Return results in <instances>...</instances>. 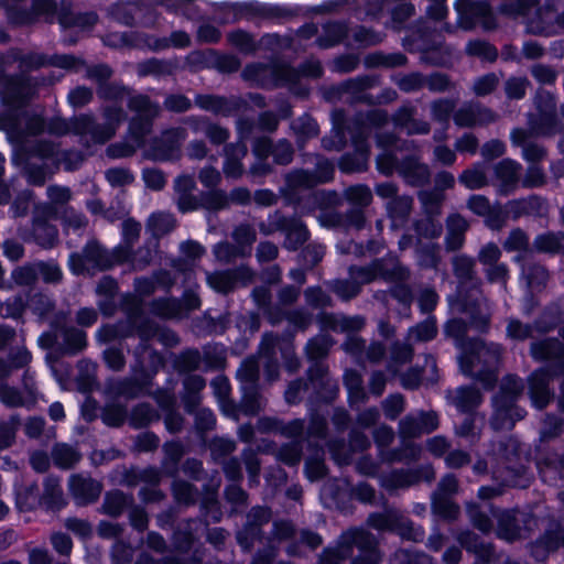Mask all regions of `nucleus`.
Instances as JSON below:
<instances>
[{
  "mask_svg": "<svg viewBox=\"0 0 564 564\" xmlns=\"http://www.w3.org/2000/svg\"><path fill=\"white\" fill-rule=\"evenodd\" d=\"M466 329L467 326L462 319H452L445 326L446 334L453 337L462 349V355L458 358L462 371L465 375L478 377L484 382V387L489 389L496 381L491 368L499 361L500 346L486 345L481 341L464 344L462 338Z\"/></svg>",
  "mask_w": 564,
  "mask_h": 564,
  "instance_id": "f257e3e1",
  "label": "nucleus"
},
{
  "mask_svg": "<svg viewBox=\"0 0 564 564\" xmlns=\"http://www.w3.org/2000/svg\"><path fill=\"white\" fill-rule=\"evenodd\" d=\"M531 352L536 360H550L555 364L554 367L536 370L529 380L532 403L535 408L542 409L550 401V379L564 370V346L555 339L542 340L532 345Z\"/></svg>",
  "mask_w": 564,
  "mask_h": 564,
  "instance_id": "f03ea898",
  "label": "nucleus"
},
{
  "mask_svg": "<svg viewBox=\"0 0 564 564\" xmlns=\"http://www.w3.org/2000/svg\"><path fill=\"white\" fill-rule=\"evenodd\" d=\"M375 538L364 530H350L345 532L336 549L327 550L321 564H339L340 561L352 556L354 549L358 555L354 557L352 564H378L380 555L376 549Z\"/></svg>",
  "mask_w": 564,
  "mask_h": 564,
  "instance_id": "7ed1b4c3",
  "label": "nucleus"
},
{
  "mask_svg": "<svg viewBox=\"0 0 564 564\" xmlns=\"http://www.w3.org/2000/svg\"><path fill=\"white\" fill-rule=\"evenodd\" d=\"M105 116L107 122L102 129L97 127L93 119L87 116L76 118L73 122L54 119L50 122L47 128L50 132L56 134H64L67 132L90 134L95 142L104 143L115 134L116 127L122 119V111L121 109L111 108L106 111Z\"/></svg>",
  "mask_w": 564,
  "mask_h": 564,
  "instance_id": "20e7f679",
  "label": "nucleus"
},
{
  "mask_svg": "<svg viewBox=\"0 0 564 564\" xmlns=\"http://www.w3.org/2000/svg\"><path fill=\"white\" fill-rule=\"evenodd\" d=\"M522 390L523 384L516 377L508 376L503 380L500 393L494 399L491 424L495 430H510L517 420L524 416V411L514 406V400Z\"/></svg>",
  "mask_w": 564,
  "mask_h": 564,
  "instance_id": "39448f33",
  "label": "nucleus"
},
{
  "mask_svg": "<svg viewBox=\"0 0 564 564\" xmlns=\"http://www.w3.org/2000/svg\"><path fill=\"white\" fill-rule=\"evenodd\" d=\"M242 78L254 86L273 88L291 86L297 78V73L285 65L254 63L243 69Z\"/></svg>",
  "mask_w": 564,
  "mask_h": 564,
  "instance_id": "423d86ee",
  "label": "nucleus"
},
{
  "mask_svg": "<svg viewBox=\"0 0 564 564\" xmlns=\"http://www.w3.org/2000/svg\"><path fill=\"white\" fill-rule=\"evenodd\" d=\"M405 270L395 265L390 272L383 269L379 262L373 263L369 268H354L350 270L352 281H340L336 284L335 291L343 299H350L359 291V284L369 283L378 278L383 279H403Z\"/></svg>",
  "mask_w": 564,
  "mask_h": 564,
  "instance_id": "0eeeda50",
  "label": "nucleus"
},
{
  "mask_svg": "<svg viewBox=\"0 0 564 564\" xmlns=\"http://www.w3.org/2000/svg\"><path fill=\"white\" fill-rule=\"evenodd\" d=\"M386 115L380 111H373L368 116L367 122H365L360 128L359 134L354 135V143L357 151L356 159L351 160L350 156L345 155L340 160L339 166L344 172L361 171L366 166L368 160V147L364 142V134L366 131H371L373 127L386 122Z\"/></svg>",
  "mask_w": 564,
  "mask_h": 564,
  "instance_id": "6e6552de",
  "label": "nucleus"
},
{
  "mask_svg": "<svg viewBox=\"0 0 564 564\" xmlns=\"http://www.w3.org/2000/svg\"><path fill=\"white\" fill-rule=\"evenodd\" d=\"M68 264L73 273L82 274L107 269L113 262L97 242H89L83 254L74 253L69 257Z\"/></svg>",
  "mask_w": 564,
  "mask_h": 564,
  "instance_id": "1a4fd4ad",
  "label": "nucleus"
},
{
  "mask_svg": "<svg viewBox=\"0 0 564 564\" xmlns=\"http://www.w3.org/2000/svg\"><path fill=\"white\" fill-rule=\"evenodd\" d=\"M458 24L467 30L476 23L490 30L496 26L494 14L486 3H471L469 0H460L457 3Z\"/></svg>",
  "mask_w": 564,
  "mask_h": 564,
  "instance_id": "9d476101",
  "label": "nucleus"
},
{
  "mask_svg": "<svg viewBox=\"0 0 564 564\" xmlns=\"http://www.w3.org/2000/svg\"><path fill=\"white\" fill-rule=\"evenodd\" d=\"M527 30L533 34L552 35L564 31V12L556 15L550 7L539 9L534 18L525 20Z\"/></svg>",
  "mask_w": 564,
  "mask_h": 564,
  "instance_id": "9b49d317",
  "label": "nucleus"
},
{
  "mask_svg": "<svg viewBox=\"0 0 564 564\" xmlns=\"http://www.w3.org/2000/svg\"><path fill=\"white\" fill-rule=\"evenodd\" d=\"M185 139L184 130L172 129L163 133L160 140H156L150 149L149 155L153 160L165 161L177 158L180 145Z\"/></svg>",
  "mask_w": 564,
  "mask_h": 564,
  "instance_id": "f8f14e48",
  "label": "nucleus"
},
{
  "mask_svg": "<svg viewBox=\"0 0 564 564\" xmlns=\"http://www.w3.org/2000/svg\"><path fill=\"white\" fill-rule=\"evenodd\" d=\"M457 490V480L448 475L444 477L438 486V489L433 495L432 506L435 513L452 519L455 518L458 508L449 500V496Z\"/></svg>",
  "mask_w": 564,
  "mask_h": 564,
  "instance_id": "ddd939ff",
  "label": "nucleus"
},
{
  "mask_svg": "<svg viewBox=\"0 0 564 564\" xmlns=\"http://www.w3.org/2000/svg\"><path fill=\"white\" fill-rule=\"evenodd\" d=\"M437 427V416L434 412L409 415L400 423V434L405 438H412L422 433H431Z\"/></svg>",
  "mask_w": 564,
  "mask_h": 564,
  "instance_id": "4468645a",
  "label": "nucleus"
},
{
  "mask_svg": "<svg viewBox=\"0 0 564 564\" xmlns=\"http://www.w3.org/2000/svg\"><path fill=\"white\" fill-rule=\"evenodd\" d=\"M129 107L138 112L140 120L143 121L140 131H138L137 121H133L130 126L131 132L135 135L137 145H140V138L148 131L149 120L158 113L159 108L152 105L148 97L142 95L132 97L129 101Z\"/></svg>",
  "mask_w": 564,
  "mask_h": 564,
  "instance_id": "2eb2a0df",
  "label": "nucleus"
},
{
  "mask_svg": "<svg viewBox=\"0 0 564 564\" xmlns=\"http://www.w3.org/2000/svg\"><path fill=\"white\" fill-rule=\"evenodd\" d=\"M494 120L495 115L489 109L481 108L478 105H466L454 115V121L459 127L486 124Z\"/></svg>",
  "mask_w": 564,
  "mask_h": 564,
  "instance_id": "dca6fc26",
  "label": "nucleus"
},
{
  "mask_svg": "<svg viewBox=\"0 0 564 564\" xmlns=\"http://www.w3.org/2000/svg\"><path fill=\"white\" fill-rule=\"evenodd\" d=\"M69 489L79 503H89L98 499L101 492V485L90 478L72 476Z\"/></svg>",
  "mask_w": 564,
  "mask_h": 564,
  "instance_id": "f3484780",
  "label": "nucleus"
},
{
  "mask_svg": "<svg viewBox=\"0 0 564 564\" xmlns=\"http://www.w3.org/2000/svg\"><path fill=\"white\" fill-rule=\"evenodd\" d=\"M191 43V39L187 33L182 31L173 32L170 40L166 39H154L151 36L139 37L133 44L140 47H148L151 50H163L173 45L174 47H186Z\"/></svg>",
  "mask_w": 564,
  "mask_h": 564,
  "instance_id": "a211bd4d",
  "label": "nucleus"
},
{
  "mask_svg": "<svg viewBox=\"0 0 564 564\" xmlns=\"http://www.w3.org/2000/svg\"><path fill=\"white\" fill-rule=\"evenodd\" d=\"M36 400L35 391L32 384L25 383V391L21 393L14 388L1 387L0 401L8 406H29Z\"/></svg>",
  "mask_w": 564,
  "mask_h": 564,
  "instance_id": "6ab92c4d",
  "label": "nucleus"
},
{
  "mask_svg": "<svg viewBox=\"0 0 564 564\" xmlns=\"http://www.w3.org/2000/svg\"><path fill=\"white\" fill-rule=\"evenodd\" d=\"M326 172L321 176H315L306 171H296L290 174L288 182L291 187H313L318 183H325L332 178V169L330 164L327 161H324Z\"/></svg>",
  "mask_w": 564,
  "mask_h": 564,
  "instance_id": "aec40b11",
  "label": "nucleus"
},
{
  "mask_svg": "<svg viewBox=\"0 0 564 564\" xmlns=\"http://www.w3.org/2000/svg\"><path fill=\"white\" fill-rule=\"evenodd\" d=\"M247 154V147L241 142L231 145L226 150V160L224 164V173L227 177H239L242 174V165L240 159Z\"/></svg>",
  "mask_w": 564,
  "mask_h": 564,
  "instance_id": "412c9836",
  "label": "nucleus"
},
{
  "mask_svg": "<svg viewBox=\"0 0 564 564\" xmlns=\"http://www.w3.org/2000/svg\"><path fill=\"white\" fill-rule=\"evenodd\" d=\"M453 402L460 412H469L476 408L481 397L475 388H459L452 395Z\"/></svg>",
  "mask_w": 564,
  "mask_h": 564,
  "instance_id": "4be33fe9",
  "label": "nucleus"
},
{
  "mask_svg": "<svg viewBox=\"0 0 564 564\" xmlns=\"http://www.w3.org/2000/svg\"><path fill=\"white\" fill-rule=\"evenodd\" d=\"M404 162L401 166V173L408 182L422 184L427 181L430 172L426 165L419 163L414 158L408 159Z\"/></svg>",
  "mask_w": 564,
  "mask_h": 564,
  "instance_id": "5701e85b",
  "label": "nucleus"
},
{
  "mask_svg": "<svg viewBox=\"0 0 564 564\" xmlns=\"http://www.w3.org/2000/svg\"><path fill=\"white\" fill-rule=\"evenodd\" d=\"M528 133L522 129H516L511 132V141L516 145H523V158L527 161L535 162L543 158L544 151L541 147L533 143H525Z\"/></svg>",
  "mask_w": 564,
  "mask_h": 564,
  "instance_id": "b1692460",
  "label": "nucleus"
},
{
  "mask_svg": "<svg viewBox=\"0 0 564 564\" xmlns=\"http://www.w3.org/2000/svg\"><path fill=\"white\" fill-rule=\"evenodd\" d=\"M510 212L514 214V216H519L521 214H538L542 215L545 209V203L539 197H529L521 200L511 202L508 205Z\"/></svg>",
  "mask_w": 564,
  "mask_h": 564,
  "instance_id": "393cba45",
  "label": "nucleus"
},
{
  "mask_svg": "<svg viewBox=\"0 0 564 564\" xmlns=\"http://www.w3.org/2000/svg\"><path fill=\"white\" fill-rule=\"evenodd\" d=\"M395 126L404 128L409 134L426 133L429 127L425 122L414 120L411 108H402L394 118Z\"/></svg>",
  "mask_w": 564,
  "mask_h": 564,
  "instance_id": "a878e982",
  "label": "nucleus"
},
{
  "mask_svg": "<svg viewBox=\"0 0 564 564\" xmlns=\"http://www.w3.org/2000/svg\"><path fill=\"white\" fill-rule=\"evenodd\" d=\"M44 487V494L41 498L42 506L52 510L59 509L64 502L58 480L48 478Z\"/></svg>",
  "mask_w": 564,
  "mask_h": 564,
  "instance_id": "bb28decb",
  "label": "nucleus"
},
{
  "mask_svg": "<svg viewBox=\"0 0 564 564\" xmlns=\"http://www.w3.org/2000/svg\"><path fill=\"white\" fill-rule=\"evenodd\" d=\"M285 246L288 249H296L308 238V232L302 221L297 219L290 220L286 225Z\"/></svg>",
  "mask_w": 564,
  "mask_h": 564,
  "instance_id": "cd10ccee",
  "label": "nucleus"
},
{
  "mask_svg": "<svg viewBox=\"0 0 564 564\" xmlns=\"http://www.w3.org/2000/svg\"><path fill=\"white\" fill-rule=\"evenodd\" d=\"M33 486L19 487L15 485L17 506L21 511H28L41 505V498L35 494Z\"/></svg>",
  "mask_w": 564,
  "mask_h": 564,
  "instance_id": "c85d7f7f",
  "label": "nucleus"
},
{
  "mask_svg": "<svg viewBox=\"0 0 564 564\" xmlns=\"http://www.w3.org/2000/svg\"><path fill=\"white\" fill-rule=\"evenodd\" d=\"M174 226L175 220L173 216L166 213L152 214L148 220L149 230L156 237L169 232Z\"/></svg>",
  "mask_w": 564,
  "mask_h": 564,
  "instance_id": "c756f323",
  "label": "nucleus"
},
{
  "mask_svg": "<svg viewBox=\"0 0 564 564\" xmlns=\"http://www.w3.org/2000/svg\"><path fill=\"white\" fill-rule=\"evenodd\" d=\"M52 455L55 464L62 468L72 467L79 460V454L73 447L65 444L56 445Z\"/></svg>",
  "mask_w": 564,
  "mask_h": 564,
  "instance_id": "7c9ffc66",
  "label": "nucleus"
},
{
  "mask_svg": "<svg viewBox=\"0 0 564 564\" xmlns=\"http://www.w3.org/2000/svg\"><path fill=\"white\" fill-rule=\"evenodd\" d=\"M345 384L347 387L349 401L351 403H357L364 400L365 391L362 389V380L359 373L352 370L346 371Z\"/></svg>",
  "mask_w": 564,
  "mask_h": 564,
  "instance_id": "2f4dec72",
  "label": "nucleus"
},
{
  "mask_svg": "<svg viewBox=\"0 0 564 564\" xmlns=\"http://www.w3.org/2000/svg\"><path fill=\"white\" fill-rule=\"evenodd\" d=\"M459 182L470 189L482 187L487 183L484 167L481 165H476L475 167L465 171L459 176Z\"/></svg>",
  "mask_w": 564,
  "mask_h": 564,
  "instance_id": "473e14b6",
  "label": "nucleus"
},
{
  "mask_svg": "<svg viewBox=\"0 0 564 564\" xmlns=\"http://www.w3.org/2000/svg\"><path fill=\"white\" fill-rule=\"evenodd\" d=\"M229 43L245 54L257 50V43L251 35L243 31H235L228 34Z\"/></svg>",
  "mask_w": 564,
  "mask_h": 564,
  "instance_id": "72a5a7b5",
  "label": "nucleus"
},
{
  "mask_svg": "<svg viewBox=\"0 0 564 564\" xmlns=\"http://www.w3.org/2000/svg\"><path fill=\"white\" fill-rule=\"evenodd\" d=\"M534 246L544 252H554L564 247V235L544 234L535 238Z\"/></svg>",
  "mask_w": 564,
  "mask_h": 564,
  "instance_id": "f704fd0d",
  "label": "nucleus"
},
{
  "mask_svg": "<svg viewBox=\"0 0 564 564\" xmlns=\"http://www.w3.org/2000/svg\"><path fill=\"white\" fill-rule=\"evenodd\" d=\"M207 282L217 292H228L237 281L230 272H216L207 275Z\"/></svg>",
  "mask_w": 564,
  "mask_h": 564,
  "instance_id": "c9c22d12",
  "label": "nucleus"
},
{
  "mask_svg": "<svg viewBox=\"0 0 564 564\" xmlns=\"http://www.w3.org/2000/svg\"><path fill=\"white\" fill-rule=\"evenodd\" d=\"M33 230L35 240L43 247H51L57 237L56 229L43 221H36Z\"/></svg>",
  "mask_w": 564,
  "mask_h": 564,
  "instance_id": "e433bc0d",
  "label": "nucleus"
},
{
  "mask_svg": "<svg viewBox=\"0 0 564 564\" xmlns=\"http://www.w3.org/2000/svg\"><path fill=\"white\" fill-rule=\"evenodd\" d=\"M332 346V340L326 335H319L315 338L311 339L306 345V352L311 359H318L323 357L329 347Z\"/></svg>",
  "mask_w": 564,
  "mask_h": 564,
  "instance_id": "4c0bfd02",
  "label": "nucleus"
},
{
  "mask_svg": "<svg viewBox=\"0 0 564 564\" xmlns=\"http://www.w3.org/2000/svg\"><path fill=\"white\" fill-rule=\"evenodd\" d=\"M520 165L512 160L501 161L497 167V176L506 184L512 183L517 180Z\"/></svg>",
  "mask_w": 564,
  "mask_h": 564,
  "instance_id": "58836bf2",
  "label": "nucleus"
},
{
  "mask_svg": "<svg viewBox=\"0 0 564 564\" xmlns=\"http://www.w3.org/2000/svg\"><path fill=\"white\" fill-rule=\"evenodd\" d=\"M259 365L256 359H246L237 371V377L241 382L253 384L258 378Z\"/></svg>",
  "mask_w": 564,
  "mask_h": 564,
  "instance_id": "ea45409f",
  "label": "nucleus"
},
{
  "mask_svg": "<svg viewBox=\"0 0 564 564\" xmlns=\"http://www.w3.org/2000/svg\"><path fill=\"white\" fill-rule=\"evenodd\" d=\"M346 197L354 204L366 206L371 200V192L362 185L351 186L346 191Z\"/></svg>",
  "mask_w": 564,
  "mask_h": 564,
  "instance_id": "a19ab883",
  "label": "nucleus"
},
{
  "mask_svg": "<svg viewBox=\"0 0 564 564\" xmlns=\"http://www.w3.org/2000/svg\"><path fill=\"white\" fill-rule=\"evenodd\" d=\"M435 335L436 326L432 319H427L410 330L411 338H415L422 341L431 340L435 337Z\"/></svg>",
  "mask_w": 564,
  "mask_h": 564,
  "instance_id": "79ce46f5",
  "label": "nucleus"
},
{
  "mask_svg": "<svg viewBox=\"0 0 564 564\" xmlns=\"http://www.w3.org/2000/svg\"><path fill=\"white\" fill-rule=\"evenodd\" d=\"M467 52L470 55L480 56L484 59L492 61L495 59L497 53L496 50L486 42L482 41H473L467 45Z\"/></svg>",
  "mask_w": 564,
  "mask_h": 564,
  "instance_id": "37998d69",
  "label": "nucleus"
},
{
  "mask_svg": "<svg viewBox=\"0 0 564 564\" xmlns=\"http://www.w3.org/2000/svg\"><path fill=\"white\" fill-rule=\"evenodd\" d=\"M531 3L532 0H512L510 3L503 4L500 8V13L510 18L527 15V11Z\"/></svg>",
  "mask_w": 564,
  "mask_h": 564,
  "instance_id": "c03bdc74",
  "label": "nucleus"
},
{
  "mask_svg": "<svg viewBox=\"0 0 564 564\" xmlns=\"http://www.w3.org/2000/svg\"><path fill=\"white\" fill-rule=\"evenodd\" d=\"M234 238L239 245L238 248L245 252V248L252 245L256 240V232L250 226L241 225L236 228Z\"/></svg>",
  "mask_w": 564,
  "mask_h": 564,
  "instance_id": "a18cd8bd",
  "label": "nucleus"
},
{
  "mask_svg": "<svg viewBox=\"0 0 564 564\" xmlns=\"http://www.w3.org/2000/svg\"><path fill=\"white\" fill-rule=\"evenodd\" d=\"M64 339L70 350H80L86 346V334L79 329H67L64 333Z\"/></svg>",
  "mask_w": 564,
  "mask_h": 564,
  "instance_id": "49530a36",
  "label": "nucleus"
},
{
  "mask_svg": "<svg viewBox=\"0 0 564 564\" xmlns=\"http://www.w3.org/2000/svg\"><path fill=\"white\" fill-rule=\"evenodd\" d=\"M106 178L111 186H124L133 181V176L124 169H110L106 172Z\"/></svg>",
  "mask_w": 564,
  "mask_h": 564,
  "instance_id": "de8ad7c7",
  "label": "nucleus"
},
{
  "mask_svg": "<svg viewBox=\"0 0 564 564\" xmlns=\"http://www.w3.org/2000/svg\"><path fill=\"white\" fill-rule=\"evenodd\" d=\"M194 0H160V2L169 10L176 14H183L188 19L193 18L191 12L192 2Z\"/></svg>",
  "mask_w": 564,
  "mask_h": 564,
  "instance_id": "09e8293b",
  "label": "nucleus"
},
{
  "mask_svg": "<svg viewBox=\"0 0 564 564\" xmlns=\"http://www.w3.org/2000/svg\"><path fill=\"white\" fill-rule=\"evenodd\" d=\"M395 516L392 512L376 513L369 517V524L378 530L393 529L395 525Z\"/></svg>",
  "mask_w": 564,
  "mask_h": 564,
  "instance_id": "8fccbe9b",
  "label": "nucleus"
},
{
  "mask_svg": "<svg viewBox=\"0 0 564 564\" xmlns=\"http://www.w3.org/2000/svg\"><path fill=\"white\" fill-rule=\"evenodd\" d=\"M126 505V498L120 492H112L107 495L104 509L107 513L116 516L121 512Z\"/></svg>",
  "mask_w": 564,
  "mask_h": 564,
  "instance_id": "3c124183",
  "label": "nucleus"
},
{
  "mask_svg": "<svg viewBox=\"0 0 564 564\" xmlns=\"http://www.w3.org/2000/svg\"><path fill=\"white\" fill-rule=\"evenodd\" d=\"M197 105L205 110L214 112H224L226 110V100L213 96H199L197 97Z\"/></svg>",
  "mask_w": 564,
  "mask_h": 564,
  "instance_id": "603ef678",
  "label": "nucleus"
},
{
  "mask_svg": "<svg viewBox=\"0 0 564 564\" xmlns=\"http://www.w3.org/2000/svg\"><path fill=\"white\" fill-rule=\"evenodd\" d=\"M215 257L224 262H229L231 259L239 254H245L238 247H232L229 243H218L214 248Z\"/></svg>",
  "mask_w": 564,
  "mask_h": 564,
  "instance_id": "864d4df0",
  "label": "nucleus"
},
{
  "mask_svg": "<svg viewBox=\"0 0 564 564\" xmlns=\"http://www.w3.org/2000/svg\"><path fill=\"white\" fill-rule=\"evenodd\" d=\"M142 176L145 185L151 189L159 191L165 185V177L163 173L158 170H144Z\"/></svg>",
  "mask_w": 564,
  "mask_h": 564,
  "instance_id": "5fc2aeb1",
  "label": "nucleus"
},
{
  "mask_svg": "<svg viewBox=\"0 0 564 564\" xmlns=\"http://www.w3.org/2000/svg\"><path fill=\"white\" fill-rule=\"evenodd\" d=\"M403 398L399 394L391 395L384 401V413L390 419H395L403 411Z\"/></svg>",
  "mask_w": 564,
  "mask_h": 564,
  "instance_id": "6e6d98bb",
  "label": "nucleus"
},
{
  "mask_svg": "<svg viewBox=\"0 0 564 564\" xmlns=\"http://www.w3.org/2000/svg\"><path fill=\"white\" fill-rule=\"evenodd\" d=\"M528 82L524 78H511L507 82L506 91L510 98L520 99L525 94Z\"/></svg>",
  "mask_w": 564,
  "mask_h": 564,
  "instance_id": "4d7b16f0",
  "label": "nucleus"
},
{
  "mask_svg": "<svg viewBox=\"0 0 564 564\" xmlns=\"http://www.w3.org/2000/svg\"><path fill=\"white\" fill-rule=\"evenodd\" d=\"M497 85V77L495 75H486L478 78L474 84V91L484 96L494 90Z\"/></svg>",
  "mask_w": 564,
  "mask_h": 564,
  "instance_id": "13d9d810",
  "label": "nucleus"
},
{
  "mask_svg": "<svg viewBox=\"0 0 564 564\" xmlns=\"http://www.w3.org/2000/svg\"><path fill=\"white\" fill-rule=\"evenodd\" d=\"M454 270L456 275L459 279H469L471 278L473 272V261L467 257H457L454 260Z\"/></svg>",
  "mask_w": 564,
  "mask_h": 564,
  "instance_id": "bf43d9fd",
  "label": "nucleus"
},
{
  "mask_svg": "<svg viewBox=\"0 0 564 564\" xmlns=\"http://www.w3.org/2000/svg\"><path fill=\"white\" fill-rule=\"evenodd\" d=\"M507 335L514 339H524L532 335V329L518 321H510L507 326Z\"/></svg>",
  "mask_w": 564,
  "mask_h": 564,
  "instance_id": "052dcab7",
  "label": "nucleus"
},
{
  "mask_svg": "<svg viewBox=\"0 0 564 564\" xmlns=\"http://www.w3.org/2000/svg\"><path fill=\"white\" fill-rule=\"evenodd\" d=\"M39 274L45 282H56L61 279L62 271L56 264L41 263L39 264Z\"/></svg>",
  "mask_w": 564,
  "mask_h": 564,
  "instance_id": "680f3d73",
  "label": "nucleus"
},
{
  "mask_svg": "<svg viewBox=\"0 0 564 564\" xmlns=\"http://www.w3.org/2000/svg\"><path fill=\"white\" fill-rule=\"evenodd\" d=\"M528 246V238L521 230H513L505 242L509 250H521Z\"/></svg>",
  "mask_w": 564,
  "mask_h": 564,
  "instance_id": "e2e57ef3",
  "label": "nucleus"
},
{
  "mask_svg": "<svg viewBox=\"0 0 564 564\" xmlns=\"http://www.w3.org/2000/svg\"><path fill=\"white\" fill-rule=\"evenodd\" d=\"M437 249L434 245H427L419 251L417 261L423 267H434L437 262Z\"/></svg>",
  "mask_w": 564,
  "mask_h": 564,
  "instance_id": "0e129e2a",
  "label": "nucleus"
},
{
  "mask_svg": "<svg viewBox=\"0 0 564 564\" xmlns=\"http://www.w3.org/2000/svg\"><path fill=\"white\" fill-rule=\"evenodd\" d=\"M292 154V147L286 141L279 142L273 149L274 160L280 164H286L291 162Z\"/></svg>",
  "mask_w": 564,
  "mask_h": 564,
  "instance_id": "69168bd1",
  "label": "nucleus"
},
{
  "mask_svg": "<svg viewBox=\"0 0 564 564\" xmlns=\"http://www.w3.org/2000/svg\"><path fill=\"white\" fill-rule=\"evenodd\" d=\"M228 198L224 192L217 191L209 193L204 200V205L208 209H221L227 206Z\"/></svg>",
  "mask_w": 564,
  "mask_h": 564,
  "instance_id": "338daca9",
  "label": "nucleus"
},
{
  "mask_svg": "<svg viewBox=\"0 0 564 564\" xmlns=\"http://www.w3.org/2000/svg\"><path fill=\"white\" fill-rule=\"evenodd\" d=\"M199 181L206 187H215L220 181V173L210 166L204 167L199 172Z\"/></svg>",
  "mask_w": 564,
  "mask_h": 564,
  "instance_id": "774afa93",
  "label": "nucleus"
}]
</instances>
